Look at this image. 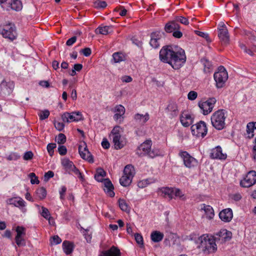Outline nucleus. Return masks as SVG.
<instances>
[{
    "label": "nucleus",
    "mask_w": 256,
    "mask_h": 256,
    "mask_svg": "<svg viewBox=\"0 0 256 256\" xmlns=\"http://www.w3.org/2000/svg\"><path fill=\"white\" fill-rule=\"evenodd\" d=\"M61 164L64 170L68 174L74 172L80 180L84 179V176L81 172L74 164L72 161H70L68 158H63L61 159Z\"/></svg>",
    "instance_id": "9b49d317"
},
{
    "label": "nucleus",
    "mask_w": 256,
    "mask_h": 256,
    "mask_svg": "<svg viewBox=\"0 0 256 256\" xmlns=\"http://www.w3.org/2000/svg\"><path fill=\"white\" fill-rule=\"evenodd\" d=\"M78 152L80 157L90 163H93V156L88 149L86 144L83 142L78 146Z\"/></svg>",
    "instance_id": "f3484780"
},
{
    "label": "nucleus",
    "mask_w": 256,
    "mask_h": 256,
    "mask_svg": "<svg viewBox=\"0 0 256 256\" xmlns=\"http://www.w3.org/2000/svg\"><path fill=\"white\" fill-rule=\"evenodd\" d=\"M180 29L175 30L172 32V36L176 38H180L182 36V33L180 30Z\"/></svg>",
    "instance_id": "0e129e2a"
},
{
    "label": "nucleus",
    "mask_w": 256,
    "mask_h": 256,
    "mask_svg": "<svg viewBox=\"0 0 256 256\" xmlns=\"http://www.w3.org/2000/svg\"><path fill=\"white\" fill-rule=\"evenodd\" d=\"M0 34L5 38L11 41L16 40L17 37L15 25L12 23H8L0 26Z\"/></svg>",
    "instance_id": "423d86ee"
},
{
    "label": "nucleus",
    "mask_w": 256,
    "mask_h": 256,
    "mask_svg": "<svg viewBox=\"0 0 256 256\" xmlns=\"http://www.w3.org/2000/svg\"><path fill=\"white\" fill-rule=\"evenodd\" d=\"M172 48H174V46L172 45L162 46L159 52L160 60L164 63L168 64L170 54H172L171 52Z\"/></svg>",
    "instance_id": "6ab92c4d"
},
{
    "label": "nucleus",
    "mask_w": 256,
    "mask_h": 256,
    "mask_svg": "<svg viewBox=\"0 0 256 256\" xmlns=\"http://www.w3.org/2000/svg\"><path fill=\"white\" fill-rule=\"evenodd\" d=\"M122 128L118 126H114L111 131L110 136H112V142L116 150L122 148L126 144V138L121 136Z\"/></svg>",
    "instance_id": "20e7f679"
},
{
    "label": "nucleus",
    "mask_w": 256,
    "mask_h": 256,
    "mask_svg": "<svg viewBox=\"0 0 256 256\" xmlns=\"http://www.w3.org/2000/svg\"><path fill=\"white\" fill-rule=\"evenodd\" d=\"M118 204L120 208H128L129 207L128 202H126V200L124 198H119L118 200Z\"/></svg>",
    "instance_id": "8fccbe9b"
},
{
    "label": "nucleus",
    "mask_w": 256,
    "mask_h": 256,
    "mask_svg": "<svg viewBox=\"0 0 256 256\" xmlns=\"http://www.w3.org/2000/svg\"><path fill=\"white\" fill-rule=\"evenodd\" d=\"M227 116V112L223 109L218 110L214 112L210 118L212 126L218 130L224 129L226 126Z\"/></svg>",
    "instance_id": "f03ea898"
},
{
    "label": "nucleus",
    "mask_w": 256,
    "mask_h": 256,
    "mask_svg": "<svg viewBox=\"0 0 256 256\" xmlns=\"http://www.w3.org/2000/svg\"><path fill=\"white\" fill-rule=\"evenodd\" d=\"M104 190L108 196L111 198L114 197L115 194L114 192V186L112 182L108 179L104 180Z\"/></svg>",
    "instance_id": "5701e85b"
},
{
    "label": "nucleus",
    "mask_w": 256,
    "mask_h": 256,
    "mask_svg": "<svg viewBox=\"0 0 256 256\" xmlns=\"http://www.w3.org/2000/svg\"><path fill=\"white\" fill-rule=\"evenodd\" d=\"M186 60L184 50L178 47L170 66L174 70H178L185 64Z\"/></svg>",
    "instance_id": "39448f33"
},
{
    "label": "nucleus",
    "mask_w": 256,
    "mask_h": 256,
    "mask_svg": "<svg viewBox=\"0 0 256 256\" xmlns=\"http://www.w3.org/2000/svg\"><path fill=\"white\" fill-rule=\"evenodd\" d=\"M200 62L204 66V72L206 73H210L212 70V64L206 58H202L200 60Z\"/></svg>",
    "instance_id": "f704fd0d"
},
{
    "label": "nucleus",
    "mask_w": 256,
    "mask_h": 256,
    "mask_svg": "<svg viewBox=\"0 0 256 256\" xmlns=\"http://www.w3.org/2000/svg\"><path fill=\"white\" fill-rule=\"evenodd\" d=\"M50 113L49 110H46L41 111L40 112V114H38V116H39L40 119V120H44L48 118V117L50 116Z\"/></svg>",
    "instance_id": "49530a36"
},
{
    "label": "nucleus",
    "mask_w": 256,
    "mask_h": 256,
    "mask_svg": "<svg viewBox=\"0 0 256 256\" xmlns=\"http://www.w3.org/2000/svg\"><path fill=\"white\" fill-rule=\"evenodd\" d=\"M62 118L64 122L70 123L72 122H78L82 119V114L79 112H64L62 116Z\"/></svg>",
    "instance_id": "a211bd4d"
},
{
    "label": "nucleus",
    "mask_w": 256,
    "mask_h": 256,
    "mask_svg": "<svg viewBox=\"0 0 256 256\" xmlns=\"http://www.w3.org/2000/svg\"><path fill=\"white\" fill-rule=\"evenodd\" d=\"M135 174L134 168L132 164L126 165L124 170L123 175L120 179V183L123 186H128Z\"/></svg>",
    "instance_id": "6e6552de"
},
{
    "label": "nucleus",
    "mask_w": 256,
    "mask_h": 256,
    "mask_svg": "<svg viewBox=\"0 0 256 256\" xmlns=\"http://www.w3.org/2000/svg\"><path fill=\"white\" fill-rule=\"evenodd\" d=\"M229 198L232 200L238 202L242 198V196L240 193H236L230 195Z\"/></svg>",
    "instance_id": "3c124183"
},
{
    "label": "nucleus",
    "mask_w": 256,
    "mask_h": 256,
    "mask_svg": "<svg viewBox=\"0 0 256 256\" xmlns=\"http://www.w3.org/2000/svg\"><path fill=\"white\" fill-rule=\"evenodd\" d=\"M152 141L150 140H147L142 143L138 147V150L142 152H137L140 156H148L150 158H154L159 155V150L157 149L151 150Z\"/></svg>",
    "instance_id": "7ed1b4c3"
},
{
    "label": "nucleus",
    "mask_w": 256,
    "mask_h": 256,
    "mask_svg": "<svg viewBox=\"0 0 256 256\" xmlns=\"http://www.w3.org/2000/svg\"><path fill=\"white\" fill-rule=\"evenodd\" d=\"M36 196L40 199L44 198L46 196V190L44 187H41L36 190Z\"/></svg>",
    "instance_id": "58836bf2"
},
{
    "label": "nucleus",
    "mask_w": 256,
    "mask_h": 256,
    "mask_svg": "<svg viewBox=\"0 0 256 256\" xmlns=\"http://www.w3.org/2000/svg\"><path fill=\"white\" fill-rule=\"evenodd\" d=\"M219 217L224 222H230L233 217L232 209H222L219 213Z\"/></svg>",
    "instance_id": "4be33fe9"
},
{
    "label": "nucleus",
    "mask_w": 256,
    "mask_h": 256,
    "mask_svg": "<svg viewBox=\"0 0 256 256\" xmlns=\"http://www.w3.org/2000/svg\"><path fill=\"white\" fill-rule=\"evenodd\" d=\"M66 136L63 134H59L57 137V142L60 144H64L66 142Z\"/></svg>",
    "instance_id": "de8ad7c7"
},
{
    "label": "nucleus",
    "mask_w": 256,
    "mask_h": 256,
    "mask_svg": "<svg viewBox=\"0 0 256 256\" xmlns=\"http://www.w3.org/2000/svg\"><path fill=\"white\" fill-rule=\"evenodd\" d=\"M8 203L16 207L25 206L24 200L20 197L13 198L8 200Z\"/></svg>",
    "instance_id": "2f4dec72"
},
{
    "label": "nucleus",
    "mask_w": 256,
    "mask_h": 256,
    "mask_svg": "<svg viewBox=\"0 0 256 256\" xmlns=\"http://www.w3.org/2000/svg\"><path fill=\"white\" fill-rule=\"evenodd\" d=\"M134 238L138 244L140 246H144L143 238L140 234L138 233L135 234Z\"/></svg>",
    "instance_id": "09e8293b"
},
{
    "label": "nucleus",
    "mask_w": 256,
    "mask_h": 256,
    "mask_svg": "<svg viewBox=\"0 0 256 256\" xmlns=\"http://www.w3.org/2000/svg\"><path fill=\"white\" fill-rule=\"evenodd\" d=\"M256 182V172L250 170L240 182V185L243 188H250Z\"/></svg>",
    "instance_id": "dca6fc26"
},
{
    "label": "nucleus",
    "mask_w": 256,
    "mask_h": 256,
    "mask_svg": "<svg viewBox=\"0 0 256 256\" xmlns=\"http://www.w3.org/2000/svg\"><path fill=\"white\" fill-rule=\"evenodd\" d=\"M40 214H41L42 216L46 220L49 219L50 217H52L50 216V212L48 211V209H42V212H40Z\"/></svg>",
    "instance_id": "4d7b16f0"
},
{
    "label": "nucleus",
    "mask_w": 256,
    "mask_h": 256,
    "mask_svg": "<svg viewBox=\"0 0 256 256\" xmlns=\"http://www.w3.org/2000/svg\"><path fill=\"white\" fill-rule=\"evenodd\" d=\"M134 119L136 122L144 124L150 119V116L148 113L145 114H136L134 116Z\"/></svg>",
    "instance_id": "7c9ffc66"
},
{
    "label": "nucleus",
    "mask_w": 256,
    "mask_h": 256,
    "mask_svg": "<svg viewBox=\"0 0 256 256\" xmlns=\"http://www.w3.org/2000/svg\"><path fill=\"white\" fill-rule=\"evenodd\" d=\"M180 24L174 20L167 22L164 26V30L168 33L173 32L175 30L180 29Z\"/></svg>",
    "instance_id": "cd10ccee"
},
{
    "label": "nucleus",
    "mask_w": 256,
    "mask_h": 256,
    "mask_svg": "<svg viewBox=\"0 0 256 256\" xmlns=\"http://www.w3.org/2000/svg\"><path fill=\"white\" fill-rule=\"evenodd\" d=\"M174 20L176 22H180L186 26H188L189 24L188 20L182 16H177L174 18Z\"/></svg>",
    "instance_id": "a19ab883"
},
{
    "label": "nucleus",
    "mask_w": 256,
    "mask_h": 256,
    "mask_svg": "<svg viewBox=\"0 0 256 256\" xmlns=\"http://www.w3.org/2000/svg\"><path fill=\"white\" fill-rule=\"evenodd\" d=\"M156 180L153 178H148L140 180L138 183V186L140 188L146 187L148 185L154 183Z\"/></svg>",
    "instance_id": "4c0bfd02"
},
{
    "label": "nucleus",
    "mask_w": 256,
    "mask_h": 256,
    "mask_svg": "<svg viewBox=\"0 0 256 256\" xmlns=\"http://www.w3.org/2000/svg\"><path fill=\"white\" fill-rule=\"evenodd\" d=\"M54 125L56 128L60 132L62 130L64 127V124L59 122H54Z\"/></svg>",
    "instance_id": "bf43d9fd"
},
{
    "label": "nucleus",
    "mask_w": 256,
    "mask_h": 256,
    "mask_svg": "<svg viewBox=\"0 0 256 256\" xmlns=\"http://www.w3.org/2000/svg\"><path fill=\"white\" fill-rule=\"evenodd\" d=\"M58 152L61 156H64L66 154L67 152V148L66 146L61 145L58 147Z\"/></svg>",
    "instance_id": "6e6d98bb"
},
{
    "label": "nucleus",
    "mask_w": 256,
    "mask_h": 256,
    "mask_svg": "<svg viewBox=\"0 0 256 256\" xmlns=\"http://www.w3.org/2000/svg\"><path fill=\"white\" fill-rule=\"evenodd\" d=\"M178 156L182 159L184 164L186 168H192L198 166V160L190 156L188 152L181 151L179 152Z\"/></svg>",
    "instance_id": "ddd939ff"
},
{
    "label": "nucleus",
    "mask_w": 256,
    "mask_h": 256,
    "mask_svg": "<svg viewBox=\"0 0 256 256\" xmlns=\"http://www.w3.org/2000/svg\"><path fill=\"white\" fill-rule=\"evenodd\" d=\"M15 240L16 244L18 246H24L26 245L25 240L23 238H22V237H20L18 238H15Z\"/></svg>",
    "instance_id": "052dcab7"
},
{
    "label": "nucleus",
    "mask_w": 256,
    "mask_h": 256,
    "mask_svg": "<svg viewBox=\"0 0 256 256\" xmlns=\"http://www.w3.org/2000/svg\"><path fill=\"white\" fill-rule=\"evenodd\" d=\"M210 157L212 159L225 160L227 158V154L222 152V148L218 146L211 149L210 152Z\"/></svg>",
    "instance_id": "aec40b11"
},
{
    "label": "nucleus",
    "mask_w": 256,
    "mask_h": 256,
    "mask_svg": "<svg viewBox=\"0 0 256 256\" xmlns=\"http://www.w3.org/2000/svg\"><path fill=\"white\" fill-rule=\"evenodd\" d=\"M20 158L16 153L10 154L7 158V159L9 160H16Z\"/></svg>",
    "instance_id": "774afa93"
},
{
    "label": "nucleus",
    "mask_w": 256,
    "mask_h": 256,
    "mask_svg": "<svg viewBox=\"0 0 256 256\" xmlns=\"http://www.w3.org/2000/svg\"><path fill=\"white\" fill-rule=\"evenodd\" d=\"M56 145L54 143H50L48 144L46 148L49 155L52 156L54 153V149L56 148Z\"/></svg>",
    "instance_id": "a18cd8bd"
},
{
    "label": "nucleus",
    "mask_w": 256,
    "mask_h": 256,
    "mask_svg": "<svg viewBox=\"0 0 256 256\" xmlns=\"http://www.w3.org/2000/svg\"><path fill=\"white\" fill-rule=\"evenodd\" d=\"M164 234L159 231H154L151 233L150 238L152 242H160L164 238Z\"/></svg>",
    "instance_id": "c9c22d12"
},
{
    "label": "nucleus",
    "mask_w": 256,
    "mask_h": 256,
    "mask_svg": "<svg viewBox=\"0 0 256 256\" xmlns=\"http://www.w3.org/2000/svg\"><path fill=\"white\" fill-rule=\"evenodd\" d=\"M62 242L61 238L58 236H54L52 237V244H58Z\"/></svg>",
    "instance_id": "338daca9"
},
{
    "label": "nucleus",
    "mask_w": 256,
    "mask_h": 256,
    "mask_svg": "<svg viewBox=\"0 0 256 256\" xmlns=\"http://www.w3.org/2000/svg\"><path fill=\"white\" fill-rule=\"evenodd\" d=\"M165 38L164 32L162 30H154L150 34L149 44L152 48H158L161 43L164 40Z\"/></svg>",
    "instance_id": "9d476101"
},
{
    "label": "nucleus",
    "mask_w": 256,
    "mask_h": 256,
    "mask_svg": "<svg viewBox=\"0 0 256 256\" xmlns=\"http://www.w3.org/2000/svg\"><path fill=\"white\" fill-rule=\"evenodd\" d=\"M14 88V83L11 80L6 81L5 80L0 83V96L5 98L10 96Z\"/></svg>",
    "instance_id": "2eb2a0df"
},
{
    "label": "nucleus",
    "mask_w": 256,
    "mask_h": 256,
    "mask_svg": "<svg viewBox=\"0 0 256 256\" xmlns=\"http://www.w3.org/2000/svg\"><path fill=\"white\" fill-rule=\"evenodd\" d=\"M94 6L96 8H104L107 6V3L105 1L98 0L94 2Z\"/></svg>",
    "instance_id": "37998d69"
},
{
    "label": "nucleus",
    "mask_w": 256,
    "mask_h": 256,
    "mask_svg": "<svg viewBox=\"0 0 256 256\" xmlns=\"http://www.w3.org/2000/svg\"><path fill=\"white\" fill-rule=\"evenodd\" d=\"M54 176V173L52 171L49 170L44 174V180L48 181L50 178Z\"/></svg>",
    "instance_id": "69168bd1"
},
{
    "label": "nucleus",
    "mask_w": 256,
    "mask_h": 256,
    "mask_svg": "<svg viewBox=\"0 0 256 256\" xmlns=\"http://www.w3.org/2000/svg\"><path fill=\"white\" fill-rule=\"evenodd\" d=\"M74 244L73 242L64 240L62 243V248L64 253L67 254H70L72 253L74 249Z\"/></svg>",
    "instance_id": "c85d7f7f"
},
{
    "label": "nucleus",
    "mask_w": 256,
    "mask_h": 256,
    "mask_svg": "<svg viewBox=\"0 0 256 256\" xmlns=\"http://www.w3.org/2000/svg\"><path fill=\"white\" fill-rule=\"evenodd\" d=\"M8 8H9V10L11 9L16 11H20L22 8V3L19 0H12Z\"/></svg>",
    "instance_id": "72a5a7b5"
},
{
    "label": "nucleus",
    "mask_w": 256,
    "mask_h": 256,
    "mask_svg": "<svg viewBox=\"0 0 256 256\" xmlns=\"http://www.w3.org/2000/svg\"><path fill=\"white\" fill-rule=\"evenodd\" d=\"M204 210L206 218L210 220L212 219L214 216V209H201Z\"/></svg>",
    "instance_id": "c03bdc74"
},
{
    "label": "nucleus",
    "mask_w": 256,
    "mask_h": 256,
    "mask_svg": "<svg viewBox=\"0 0 256 256\" xmlns=\"http://www.w3.org/2000/svg\"><path fill=\"white\" fill-rule=\"evenodd\" d=\"M77 40V38L76 36H74L68 40L66 42V45L68 46H72L74 44Z\"/></svg>",
    "instance_id": "e2e57ef3"
},
{
    "label": "nucleus",
    "mask_w": 256,
    "mask_h": 256,
    "mask_svg": "<svg viewBox=\"0 0 256 256\" xmlns=\"http://www.w3.org/2000/svg\"><path fill=\"white\" fill-rule=\"evenodd\" d=\"M182 124L184 127H188L193 122V119L190 114L182 112L180 117Z\"/></svg>",
    "instance_id": "393cba45"
},
{
    "label": "nucleus",
    "mask_w": 256,
    "mask_h": 256,
    "mask_svg": "<svg viewBox=\"0 0 256 256\" xmlns=\"http://www.w3.org/2000/svg\"><path fill=\"white\" fill-rule=\"evenodd\" d=\"M26 228L23 226H18L16 228V238L22 237L26 234Z\"/></svg>",
    "instance_id": "79ce46f5"
},
{
    "label": "nucleus",
    "mask_w": 256,
    "mask_h": 256,
    "mask_svg": "<svg viewBox=\"0 0 256 256\" xmlns=\"http://www.w3.org/2000/svg\"><path fill=\"white\" fill-rule=\"evenodd\" d=\"M112 26H100L95 30V32L97 34H101L106 35L110 33L112 31Z\"/></svg>",
    "instance_id": "c756f323"
},
{
    "label": "nucleus",
    "mask_w": 256,
    "mask_h": 256,
    "mask_svg": "<svg viewBox=\"0 0 256 256\" xmlns=\"http://www.w3.org/2000/svg\"><path fill=\"white\" fill-rule=\"evenodd\" d=\"M80 53H82L85 56H89L92 54V50L89 48H86L84 49H82L80 52Z\"/></svg>",
    "instance_id": "13d9d810"
},
{
    "label": "nucleus",
    "mask_w": 256,
    "mask_h": 256,
    "mask_svg": "<svg viewBox=\"0 0 256 256\" xmlns=\"http://www.w3.org/2000/svg\"><path fill=\"white\" fill-rule=\"evenodd\" d=\"M218 36L224 44H228L230 40L228 32L226 25L223 24L218 28Z\"/></svg>",
    "instance_id": "412c9836"
},
{
    "label": "nucleus",
    "mask_w": 256,
    "mask_h": 256,
    "mask_svg": "<svg viewBox=\"0 0 256 256\" xmlns=\"http://www.w3.org/2000/svg\"><path fill=\"white\" fill-rule=\"evenodd\" d=\"M198 96V93L195 91H190L188 94V98L189 100H194Z\"/></svg>",
    "instance_id": "5fc2aeb1"
},
{
    "label": "nucleus",
    "mask_w": 256,
    "mask_h": 256,
    "mask_svg": "<svg viewBox=\"0 0 256 256\" xmlns=\"http://www.w3.org/2000/svg\"><path fill=\"white\" fill-rule=\"evenodd\" d=\"M112 57L115 62H120L125 60V56L120 52H114Z\"/></svg>",
    "instance_id": "ea45409f"
},
{
    "label": "nucleus",
    "mask_w": 256,
    "mask_h": 256,
    "mask_svg": "<svg viewBox=\"0 0 256 256\" xmlns=\"http://www.w3.org/2000/svg\"><path fill=\"white\" fill-rule=\"evenodd\" d=\"M217 236L226 242L231 239L232 233L226 229H222L218 233Z\"/></svg>",
    "instance_id": "473e14b6"
},
{
    "label": "nucleus",
    "mask_w": 256,
    "mask_h": 256,
    "mask_svg": "<svg viewBox=\"0 0 256 256\" xmlns=\"http://www.w3.org/2000/svg\"><path fill=\"white\" fill-rule=\"evenodd\" d=\"M98 256H121L120 250L114 246L110 249L102 251Z\"/></svg>",
    "instance_id": "b1692460"
},
{
    "label": "nucleus",
    "mask_w": 256,
    "mask_h": 256,
    "mask_svg": "<svg viewBox=\"0 0 256 256\" xmlns=\"http://www.w3.org/2000/svg\"><path fill=\"white\" fill-rule=\"evenodd\" d=\"M191 131L192 135L196 137L204 138L207 134L208 128L206 124L204 121L200 120L197 124L191 126Z\"/></svg>",
    "instance_id": "f8f14e48"
},
{
    "label": "nucleus",
    "mask_w": 256,
    "mask_h": 256,
    "mask_svg": "<svg viewBox=\"0 0 256 256\" xmlns=\"http://www.w3.org/2000/svg\"><path fill=\"white\" fill-rule=\"evenodd\" d=\"M116 112L122 116L125 113V108L121 104L116 106Z\"/></svg>",
    "instance_id": "864d4df0"
},
{
    "label": "nucleus",
    "mask_w": 256,
    "mask_h": 256,
    "mask_svg": "<svg viewBox=\"0 0 256 256\" xmlns=\"http://www.w3.org/2000/svg\"><path fill=\"white\" fill-rule=\"evenodd\" d=\"M196 243L198 244L197 248L206 254L214 252L217 250L216 240L212 235H202L198 237Z\"/></svg>",
    "instance_id": "f257e3e1"
},
{
    "label": "nucleus",
    "mask_w": 256,
    "mask_h": 256,
    "mask_svg": "<svg viewBox=\"0 0 256 256\" xmlns=\"http://www.w3.org/2000/svg\"><path fill=\"white\" fill-rule=\"evenodd\" d=\"M163 196L168 198L170 200L172 198H178L184 200L186 199V196L182 191L179 188L164 187L160 189Z\"/></svg>",
    "instance_id": "1a4fd4ad"
},
{
    "label": "nucleus",
    "mask_w": 256,
    "mask_h": 256,
    "mask_svg": "<svg viewBox=\"0 0 256 256\" xmlns=\"http://www.w3.org/2000/svg\"><path fill=\"white\" fill-rule=\"evenodd\" d=\"M11 1L12 0H0V5H1L4 9L9 10V8H8V6Z\"/></svg>",
    "instance_id": "603ef678"
},
{
    "label": "nucleus",
    "mask_w": 256,
    "mask_h": 256,
    "mask_svg": "<svg viewBox=\"0 0 256 256\" xmlns=\"http://www.w3.org/2000/svg\"><path fill=\"white\" fill-rule=\"evenodd\" d=\"M106 175V172L100 168L96 169V174H94V178L98 182H102L103 178Z\"/></svg>",
    "instance_id": "e433bc0d"
},
{
    "label": "nucleus",
    "mask_w": 256,
    "mask_h": 256,
    "mask_svg": "<svg viewBox=\"0 0 256 256\" xmlns=\"http://www.w3.org/2000/svg\"><path fill=\"white\" fill-rule=\"evenodd\" d=\"M256 130V122H248L246 125V137L249 139L252 138L254 136V130Z\"/></svg>",
    "instance_id": "a878e982"
},
{
    "label": "nucleus",
    "mask_w": 256,
    "mask_h": 256,
    "mask_svg": "<svg viewBox=\"0 0 256 256\" xmlns=\"http://www.w3.org/2000/svg\"><path fill=\"white\" fill-rule=\"evenodd\" d=\"M216 100L214 98H210L206 101H201L198 103V106L200 109L201 112L204 115H208L210 114L216 103Z\"/></svg>",
    "instance_id": "4468645a"
},
{
    "label": "nucleus",
    "mask_w": 256,
    "mask_h": 256,
    "mask_svg": "<svg viewBox=\"0 0 256 256\" xmlns=\"http://www.w3.org/2000/svg\"><path fill=\"white\" fill-rule=\"evenodd\" d=\"M166 110L170 115L169 117L172 118L176 116L178 113L177 104L174 102H170L167 106Z\"/></svg>",
    "instance_id": "bb28decb"
},
{
    "label": "nucleus",
    "mask_w": 256,
    "mask_h": 256,
    "mask_svg": "<svg viewBox=\"0 0 256 256\" xmlns=\"http://www.w3.org/2000/svg\"><path fill=\"white\" fill-rule=\"evenodd\" d=\"M33 156V153L31 151H28L24 153L23 158L26 160H30L32 158Z\"/></svg>",
    "instance_id": "680f3d73"
},
{
    "label": "nucleus",
    "mask_w": 256,
    "mask_h": 256,
    "mask_svg": "<svg viewBox=\"0 0 256 256\" xmlns=\"http://www.w3.org/2000/svg\"><path fill=\"white\" fill-rule=\"evenodd\" d=\"M214 80L216 82V86L218 88H223L228 78V74L223 66L218 67V72L214 74Z\"/></svg>",
    "instance_id": "0eeeda50"
}]
</instances>
